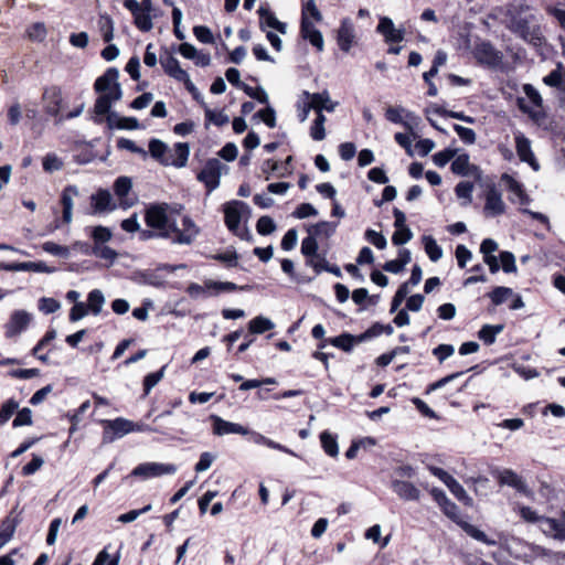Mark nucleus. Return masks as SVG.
Masks as SVG:
<instances>
[{"label": "nucleus", "instance_id": "1a4fd4ad", "mask_svg": "<svg viewBox=\"0 0 565 565\" xmlns=\"http://www.w3.org/2000/svg\"><path fill=\"white\" fill-rule=\"evenodd\" d=\"M487 216H497L505 212V204L502 199V193L494 186H489L486 192V203L483 207Z\"/></svg>", "mask_w": 565, "mask_h": 565}, {"label": "nucleus", "instance_id": "aec40b11", "mask_svg": "<svg viewBox=\"0 0 565 565\" xmlns=\"http://www.w3.org/2000/svg\"><path fill=\"white\" fill-rule=\"evenodd\" d=\"M377 32L381 33L388 43H397L404 40V30L396 29L392 19L387 17L380 19Z\"/></svg>", "mask_w": 565, "mask_h": 565}, {"label": "nucleus", "instance_id": "09e8293b", "mask_svg": "<svg viewBox=\"0 0 565 565\" xmlns=\"http://www.w3.org/2000/svg\"><path fill=\"white\" fill-rule=\"evenodd\" d=\"M132 15H134L135 25L140 31L149 32L152 29L153 24H152L151 15L149 13L142 12V10L140 9V11H137Z\"/></svg>", "mask_w": 565, "mask_h": 565}, {"label": "nucleus", "instance_id": "2f4dec72", "mask_svg": "<svg viewBox=\"0 0 565 565\" xmlns=\"http://www.w3.org/2000/svg\"><path fill=\"white\" fill-rule=\"evenodd\" d=\"M20 521L21 520L15 509L11 510L10 513L1 521L0 535H4V537L10 541Z\"/></svg>", "mask_w": 565, "mask_h": 565}, {"label": "nucleus", "instance_id": "6e6d98bb", "mask_svg": "<svg viewBox=\"0 0 565 565\" xmlns=\"http://www.w3.org/2000/svg\"><path fill=\"white\" fill-rule=\"evenodd\" d=\"M163 373H164V366L157 372L149 373L148 375H146V377L143 380L145 395H148L150 393V391L161 381V379L163 377Z\"/></svg>", "mask_w": 565, "mask_h": 565}, {"label": "nucleus", "instance_id": "a19ab883", "mask_svg": "<svg viewBox=\"0 0 565 565\" xmlns=\"http://www.w3.org/2000/svg\"><path fill=\"white\" fill-rule=\"evenodd\" d=\"M451 162V171L458 175H467L469 173L470 161L467 153L455 156Z\"/></svg>", "mask_w": 565, "mask_h": 565}, {"label": "nucleus", "instance_id": "6e6552de", "mask_svg": "<svg viewBox=\"0 0 565 565\" xmlns=\"http://www.w3.org/2000/svg\"><path fill=\"white\" fill-rule=\"evenodd\" d=\"M473 55L479 63L497 66L501 63L502 55L489 42H480L473 49Z\"/></svg>", "mask_w": 565, "mask_h": 565}, {"label": "nucleus", "instance_id": "dca6fc26", "mask_svg": "<svg viewBox=\"0 0 565 565\" xmlns=\"http://www.w3.org/2000/svg\"><path fill=\"white\" fill-rule=\"evenodd\" d=\"M139 237L141 241H148L152 238H167L170 239L173 244L188 245L190 244V234L183 235H173V231L170 232H159L158 230H139Z\"/></svg>", "mask_w": 565, "mask_h": 565}, {"label": "nucleus", "instance_id": "4c0bfd02", "mask_svg": "<svg viewBox=\"0 0 565 565\" xmlns=\"http://www.w3.org/2000/svg\"><path fill=\"white\" fill-rule=\"evenodd\" d=\"M311 19L316 22H320L322 20V14L315 0H306L301 9V21H311Z\"/></svg>", "mask_w": 565, "mask_h": 565}, {"label": "nucleus", "instance_id": "3c124183", "mask_svg": "<svg viewBox=\"0 0 565 565\" xmlns=\"http://www.w3.org/2000/svg\"><path fill=\"white\" fill-rule=\"evenodd\" d=\"M513 296V290L509 287H495L489 297L493 305L499 306L508 300L509 297Z\"/></svg>", "mask_w": 565, "mask_h": 565}, {"label": "nucleus", "instance_id": "ddd939ff", "mask_svg": "<svg viewBox=\"0 0 565 565\" xmlns=\"http://www.w3.org/2000/svg\"><path fill=\"white\" fill-rule=\"evenodd\" d=\"M391 487L401 500L418 501L420 499V490L409 481L393 479Z\"/></svg>", "mask_w": 565, "mask_h": 565}, {"label": "nucleus", "instance_id": "9d476101", "mask_svg": "<svg viewBox=\"0 0 565 565\" xmlns=\"http://www.w3.org/2000/svg\"><path fill=\"white\" fill-rule=\"evenodd\" d=\"M31 322V315L25 310H15L12 312L6 324V337L13 338L24 331Z\"/></svg>", "mask_w": 565, "mask_h": 565}, {"label": "nucleus", "instance_id": "864d4df0", "mask_svg": "<svg viewBox=\"0 0 565 565\" xmlns=\"http://www.w3.org/2000/svg\"><path fill=\"white\" fill-rule=\"evenodd\" d=\"M32 423V411L28 407H23L22 409L17 411V416L12 422V426L18 428L21 426H30Z\"/></svg>", "mask_w": 565, "mask_h": 565}, {"label": "nucleus", "instance_id": "49530a36", "mask_svg": "<svg viewBox=\"0 0 565 565\" xmlns=\"http://www.w3.org/2000/svg\"><path fill=\"white\" fill-rule=\"evenodd\" d=\"M328 342L335 348H339L345 352H350L354 344V337L349 333H343L335 338L329 339Z\"/></svg>", "mask_w": 565, "mask_h": 565}, {"label": "nucleus", "instance_id": "20e7f679", "mask_svg": "<svg viewBox=\"0 0 565 565\" xmlns=\"http://www.w3.org/2000/svg\"><path fill=\"white\" fill-rule=\"evenodd\" d=\"M519 512L524 521L539 523L540 529L545 535L557 540H565V516L562 520L540 516L536 511L530 507H521Z\"/></svg>", "mask_w": 565, "mask_h": 565}, {"label": "nucleus", "instance_id": "f8f14e48", "mask_svg": "<svg viewBox=\"0 0 565 565\" xmlns=\"http://www.w3.org/2000/svg\"><path fill=\"white\" fill-rule=\"evenodd\" d=\"M90 202L94 214L113 212L117 209L110 192L106 189H99L96 193L92 194Z\"/></svg>", "mask_w": 565, "mask_h": 565}, {"label": "nucleus", "instance_id": "bb28decb", "mask_svg": "<svg viewBox=\"0 0 565 565\" xmlns=\"http://www.w3.org/2000/svg\"><path fill=\"white\" fill-rule=\"evenodd\" d=\"M302 96L306 97L307 99H310L312 105H313V109L316 110H322V109H326L327 111H333L337 107V103H333L330 98V95L327 90H323L321 93H313V94H310L309 92L305 90L302 93Z\"/></svg>", "mask_w": 565, "mask_h": 565}, {"label": "nucleus", "instance_id": "338daca9", "mask_svg": "<svg viewBox=\"0 0 565 565\" xmlns=\"http://www.w3.org/2000/svg\"><path fill=\"white\" fill-rule=\"evenodd\" d=\"M456 156V150L445 149L433 156V161L437 167H445Z\"/></svg>", "mask_w": 565, "mask_h": 565}, {"label": "nucleus", "instance_id": "8fccbe9b", "mask_svg": "<svg viewBox=\"0 0 565 565\" xmlns=\"http://www.w3.org/2000/svg\"><path fill=\"white\" fill-rule=\"evenodd\" d=\"M318 250V243L316 241V237L313 235H309L305 237L301 242V253L303 256L307 257V259L320 256L317 254Z\"/></svg>", "mask_w": 565, "mask_h": 565}, {"label": "nucleus", "instance_id": "69168bd1", "mask_svg": "<svg viewBox=\"0 0 565 565\" xmlns=\"http://www.w3.org/2000/svg\"><path fill=\"white\" fill-rule=\"evenodd\" d=\"M318 214L317 209L310 203L300 204L292 213V216L299 220L316 216Z\"/></svg>", "mask_w": 565, "mask_h": 565}, {"label": "nucleus", "instance_id": "39448f33", "mask_svg": "<svg viewBox=\"0 0 565 565\" xmlns=\"http://www.w3.org/2000/svg\"><path fill=\"white\" fill-rule=\"evenodd\" d=\"M443 512L452 521H455L469 536L484 543L489 546H493L497 544L495 540L489 539L487 534L479 530L477 526L463 521L461 519V513L459 507L452 501H447L446 504L441 507Z\"/></svg>", "mask_w": 565, "mask_h": 565}, {"label": "nucleus", "instance_id": "c03bdc74", "mask_svg": "<svg viewBox=\"0 0 565 565\" xmlns=\"http://www.w3.org/2000/svg\"><path fill=\"white\" fill-rule=\"evenodd\" d=\"M337 228V223H331L327 221H322L312 225L309 230L310 234L313 236H331Z\"/></svg>", "mask_w": 565, "mask_h": 565}, {"label": "nucleus", "instance_id": "7ed1b4c3", "mask_svg": "<svg viewBox=\"0 0 565 565\" xmlns=\"http://www.w3.org/2000/svg\"><path fill=\"white\" fill-rule=\"evenodd\" d=\"M225 224L227 228L241 239L250 242L253 235L249 228L241 222L246 223L250 216L249 206L242 201H232L224 206Z\"/></svg>", "mask_w": 565, "mask_h": 565}, {"label": "nucleus", "instance_id": "393cba45", "mask_svg": "<svg viewBox=\"0 0 565 565\" xmlns=\"http://www.w3.org/2000/svg\"><path fill=\"white\" fill-rule=\"evenodd\" d=\"M79 194L78 188L76 185H67L64 188L61 195V203L63 205V221L66 224H70L73 220V205L74 198Z\"/></svg>", "mask_w": 565, "mask_h": 565}, {"label": "nucleus", "instance_id": "423d86ee", "mask_svg": "<svg viewBox=\"0 0 565 565\" xmlns=\"http://www.w3.org/2000/svg\"><path fill=\"white\" fill-rule=\"evenodd\" d=\"M178 468L173 463L160 462H145L138 465L130 473V476L139 477L142 479H150L161 477L163 475H174Z\"/></svg>", "mask_w": 565, "mask_h": 565}, {"label": "nucleus", "instance_id": "680f3d73", "mask_svg": "<svg viewBox=\"0 0 565 565\" xmlns=\"http://www.w3.org/2000/svg\"><path fill=\"white\" fill-rule=\"evenodd\" d=\"M365 239L373 244L379 249H384L387 245V241L382 233H379L374 230L365 231Z\"/></svg>", "mask_w": 565, "mask_h": 565}, {"label": "nucleus", "instance_id": "473e14b6", "mask_svg": "<svg viewBox=\"0 0 565 565\" xmlns=\"http://www.w3.org/2000/svg\"><path fill=\"white\" fill-rule=\"evenodd\" d=\"M171 163L170 166H174L177 168H182L186 164L189 154H190V147L185 142H178L174 146V150L171 151Z\"/></svg>", "mask_w": 565, "mask_h": 565}, {"label": "nucleus", "instance_id": "0eeeda50", "mask_svg": "<svg viewBox=\"0 0 565 565\" xmlns=\"http://www.w3.org/2000/svg\"><path fill=\"white\" fill-rule=\"evenodd\" d=\"M104 441H113L116 437L135 431V423L119 417L114 420H105Z\"/></svg>", "mask_w": 565, "mask_h": 565}, {"label": "nucleus", "instance_id": "a18cd8bd", "mask_svg": "<svg viewBox=\"0 0 565 565\" xmlns=\"http://www.w3.org/2000/svg\"><path fill=\"white\" fill-rule=\"evenodd\" d=\"M18 409V401L13 398L6 401L0 408V427L3 426Z\"/></svg>", "mask_w": 565, "mask_h": 565}, {"label": "nucleus", "instance_id": "e2e57ef3", "mask_svg": "<svg viewBox=\"0 0 565 565\" xmlns=\"http://www.w3.org/2000/svg\"><path fill=\"white\" fill-rule=\"evenodd\" d=\"M454 130L457 132L462 142L472 145L476 141V132L471 128L461 125H454Z\"/></svg>", "mask_w": 565, "mask_h": 565}, {"label": "nucleus", "instance_id": "4d7b16f0", "mask_svg": "<svg viewBox=\"0 0 565 565\" xmlns=\"http://www.w3.org/2000/svg\"><path fill=\"white\" fill-rule=\"evenodd\" d=\"M111 231L108 227L98 225L93 228L92 237L95 242V244L103 245L104 243H107L111 239Z\"/></svg>", "mask_w": 565, "mask_h": 565}, {"label": "nucleus", "instance_id": "c756f323", "mask_svg": "<svg viewBox=\"0 0 565 565\" xmlns=\"http://www.w3.org/2000/svg\"><path fill=\"white\" fill-rule=\"evenodd\" d=\"M214 434L227 435V434H247V429L239 424L226 422L221 417L214 416Z\"/></svg>", "mask_w": 565, "mask_h": 565}, {"label": "nucleus", "instance_id": "f257e3e1", "mask_svg": "<svg viewBox=\"0 0 565 565\" xmlns=\"http://www.w3.org/2000/svg\"><path fill=\"white\" fill-rule=\"evenodd\" d=\"M145 222L149 228L158 230L159 232L173 231V235L190 234V244L198 234L195 224L189 217H183V227L180 228L175 220L172 218L170 206L167 203H153L147 206Z\"/></svg>", "mask_w": 565, "mask_h": 565}, {"label": "nucleus", "instance_id": "a878e982", "mask_svg": "<svg viewBox=\"0 0 565 565\" xmlns=\"http://www.w3.org/2000/svg\"><path fill=\"white\" fill-rule=\"evenodd\" d=\"M131 188L132 181L129 177L126 175L117 178L114 182V192L116 196L120 200V207L125 210L134 205V201L126 199Z\"/></svg>", "mask_w": 565, "mask_h": 565}, {"label": "nucleus", "instance_id": "bf43d9fd", "mask_svg": "<svg viewBox=\"0 0 565 565\" xmlns=\"http://www.w3.org/2000/svg\"><path fill=\"white\" fill-rule=\"evenodd\" d=\"M412 238H413L412 231L407 226H404V227H399V228L395 230V232L392 236V242L394 245L399 246V245L406 244Z\"/></svg>", "mask_w": 565, "mask_h": 565}, {"label": "nucleus", "instance_id": "4468645a", "mask_svg": "<svg viewBox=\"0 0 565 565\" xmlns=\"http://www.w3.org/2000/svg\"><path fill=\"white\" fill-rule=\"evenodd\" d=\"M122 97V89L120 85H116L115 89L105 94H99L94 105V111L96 115H106L110 113L111 104L120 100Z\"/></svg>", "mask_w": 565, "mask_h": 565}, {"label": "nucleus", "instance_id": "c9c22d12", "mask_svg": "<svg viewBox=\"0 0 565 565\" xmlns=\"http://www.w3.org/2000/svg\"><path fill=\"white\" fill-rule=\"evenodd\" d=\"M275 328V323L264 316H257L248 322V330L253 334H262Z\"/></svg>", "mask_w": 565, "mask_h": 565}, {"label": "nucleus", "instance_id": "7c9ffc66", "mask_svg": "<svg viewBox=\"0 0 565 565\" xmlns=\"http://www.w3.org/2000/svg\"><path fill=\"white\" fill-rule=\"evenodd\" d=\"M306 264L307 266L312 267L316 274H320L321 271H328L337 277H342L340 267H338L337 265H330L323 256H316L309 258L307 259Z\"/></svg>", "mask_w": 565, "mask_h": 565}, {"label": "nucleus", "instance_id": "13d9d810", "mask_svg": "<svg viewBox=\"0 0 565 565\" xmlns=\"http://www.w3.org/2000/svg\"><path fill=\"white\" fill-rule=\"evenodd\" d=\"M472 191L473 184L469 181L459 182L455 188L456 195L459 199H465L467 201L466 204L471 202Z\"/></svg>", "mask_w": 565, "mask_h": 565}, {"label": "nucleus", "instance_id": "37998d69", "mask_svg": "<svg viewBox=\"0 0 565 565\" xmlns=\"http://www.w3.org/2000/svg\"><path fill=\"white\" fill-rule=\"evenodd\" d=\"M446 487L458 500L465 502L466 504H471L472 499L468 495L465 488L455 478L448 480Z\"/></svg>", "mask_w": 565, "mask_h": 565}, {"label": "nucleus", "instance_id": "72a5a7b5", "mask_svg": "<svg viewBox=\"0 0 565 565\" xmlns=\"http://www.w3.org/2000/svg\"><path fill=\"white\" fill-rule=\"evenodd\" d=\"M320 443H321L322 449L324 450V452L328 456H330L332 458L338 457L339 445H338L335 435H332L328 430H324L320 434Z\"/></svg>", "mask_w": 565, "mask_h": 565}, {"label": "nucleus", "instance_id": "5701e85b", "mask_svg": "<svg viewBox=\"0 0 565 565\" xmlns=\"http://www.w3.org/2000/svg\"><path fill=\"white\" fill-rule=\"evenodd\" d=\"M498 480L502 486H509L521 493L529 494V489L524 480L511 469L498 471Z\"/></svg>", "mask_w": 565, "mask_h": 565}, {"label": "nucleus", "instance_id": "f704fd0d", "mask_svg": "<svg viewBox=\"0 0 565 565\" xmlns=\"http://www.w3.org/2000/svg\"><path fill=\"white\" fill-rule=\"evenodd\" d=\"M504 329L503 324H484L478 332V337L484 344H493L495 338Z\"/></svg>", "mask_w": 565, "mask_h": 565}, {"label": "nucleus", "instance_id": "5fc2aeb1", "mask_svg": "<svg viewBox=\"0 0 565 565\" xmlns=\"http://www.w3.org/2000/svg\"><path fill=\"white\" fill-rule=\"evenodd\" d=\"M63 168V161L55 153H47L43 158V169L45 172L52 173Z\"/></svg>", "mask_w": 565, "mask_h": 565}, {"label": "nucleus", "instance_id": "a211bd4d", "mask_svg": "<svg viewBox=\"0 0 565 565\" xmlns=\"http://www.w3.org/2000/svg\"><path fill=\"white\" fill-rule=\"evenodd\" d=\"M501 181L504 182L508 190L511 192L510 200L512 202H518L521 205H526L530 203L529 195L524 192L523 185L516 181L513 177L508 173L502 174Z\"/></svg>", "mask_w": 565, "mask_h": 565}, {"label": "nucleus", "instance_id": "b1692460", "mask_svg": "<svg viewBox=\"0 0 565 565\" xmlns=\"http://www.w3.org/2000/svg\"><path fill=\"white\" fill-rule=\"evenodd\" d=\"M160 64L169 76L177 81H188V73L180 67L179 61L172 54L161 55Z\"/></svg>", "mask_w": 565, "mask_h": 565}, {"label": "nucleus", "instance_id": "4be33fe9", "mask_svg": "<svg viewBox=\"0 0 565 565\" xmlns=\"http://www.w3.org/2000/svg\"><path fill=\"white\" fill-rule=\"evenodd\" d=\"M300 34L302 39L309 41L319 52L324 49L322 33L315 26L312 21H301Z\"/></svg>", "mask_w": 565, "mask_h": 565}, {"label": "nucleus", "instance_id": "79ce46f5", "mask_svg": "<svg viewBox=\"0 0 565 565\" xmlns=\"http://www.w3.org/2000/svg\"><path fill=\"white\" fill-rule=\"evenodd\" d=\"M84 252L86 254L90 253L92 255H94L98 258L109 260L110 263H113L115 260V258L117 257V253L115 252V249H113L109 246L100 245V244H95L92 247L90 252H88V249H85Z\"/></svg>", "mask_w": 565, "mask_h": 565}, {"label": "nucleus", "instance_id": "f03ea898", "mask_svg": "<svg viewBox=\"0 0 565 565\" xmlns=\"http://www.w3.org/2000/svg\"><path fill=\"white\" fill-rule=\"evenodd\" d=\"M510 29L525 41L537 45L541 43L540 28L536 25L532 9L523 3L512 4L508 11Z\"/></svg>", "mask_w": 565, "mask_h": 565}, {"label": "nucleus", "instance_id": "ea45409f", "mask_svg": "<svg viewBox=\"0 0 565 565\" xmlns=\"http://www.w3.org/2000/svg\"><path fill=\"white\" fill-rule=\"evenodd\" d=\"M98 28L105 42H110L114 38V21L108 14H100Z\"/></svg>", "mask_w": 565, "mask_h": 565}, {"label": "nucleus", "instance_id": "6ab92c4d", "mask_svg": "<svg viewBox=\"0 0 565 565\" xmlns=\"http://www.w3.org/2000/svg\"><path fill=\"white\" fill-rule=\"evenodd\" d=\"M119 71L116 67H109L102 76H99L94 84V88L98 94H105L115 89L118 82Z\"/></svg>", "mask_w": 565, "mask_h": 565}, {"label": "nucleus", "instance_id": "de8ad7c7", "mask_svg": "<svg viewBox=\"0 0 565 565\" xmlns=\"http://www.w3.org/2000/svg\"><path fill=\"white\" fill-rule=\"evenodd\" d=\"M26 33L31 41L42 42L46 38L47 30L43 22H35L28 28Z\"/></svg>", "mask_w": 565, "mask_h": 565}, {"label": "nucleus", "instance_id": "052dcab7", "mask_svg": "<svg viewBox=\"0 0 565 565\" xmlns=\"http://www.w3.org/2000/svg\"><path fill=\"white\" fill-rule=\"evenodd\" d=\"M256 230L260 235H269L276 230V224L271 217L262 216L257 221Z\"/></svg>", "mask_w": 565, "mask_h": 565}, {"label": "nucleus", "instance_id": "9b49d317", "mask_svg": "<svg viewBox=\"0 0 565 565\" xmlns=\"http://www.w3.org/2000/svg\"><path fill=\"white\" fill-rule=\"evenodd\" d=\"M0 270L6 271H34L52 274L55 268L47 266L44 262H24V263H0Z\"/></svg>", "mask_w": 565, "mask_h": 565}, {"label": "nucleus", "instance_id": "f3484780", "mask_svg": "<svg viewBox=\"0 0 565 565\" xmlns=\"http://www.w3.org/2000/svg\"><path fill=\"white\" fill-rule=\"evenodd\" d=\"M515 148L521 161L529 163L535 171L539 170V163L531 149V141L524 135L515 136Z\"/></svg>", "mask_w": 565, "mask_h": 565}, {"label": "nucleus", "instance_id": "412c9836", "mask_svg": "<svg viewBox=\"0 0 565 565\" xmlns=\"http://www.w3.org/2000/svg\"><path fill=\"white\" fill-rule=\"evenodd\" d=\"M259 14V25L262 30L266 28H271L285 34L287 32V24L280 22L275 14L269 10L268 6L262 4L258 9Z\"/></svg>", "mask_w": 565, "mask_h": 565}, {"label": "nucleus", "instance_id": "0e129e2a", "mask_svg": "<svg viewBox=\"0 0 565 565\" xmlns=\"http://www.w3.org/2000/svg\"><path fill=\"white\" fill-rule=\"evenodd\" d=\"M409 292L408 282H404L397 289L391 303V312H395Z\"/></svg>", "mask_w": 565, "mask_h": 565}, {"label": "nucleus", "instance_id": "e433bc0d", "mask_svg": "<svg viewBox=\"0 0 565 565\" xmlns=\"http://www.w3.org/2000/svg\"><path fill=\"white\" fill-rule=\"evenodd\" d=\"M423 244L425 252L431 262L436 263L443 257V248L437 244L433 236H423Z\"/></svg>", "mask_w": 565, "mask_h": 565}, {"label": "nucleus", "instance_id": "603ef678", "mask_svg": "<svg viewBox=\"0 0 565 565\" xmlns=\"http://www.w3.org/2000/svg\"><path fill=\"white\" fill-rule=\"evenodd\" d=\"M42 249L51 255L58 256L62 258H68L71 254L70 248L67 246H62L54 242L43 243Z\"/></svg>", "mask_w": 565, "mask_h": 565}, {"label": "nucleus", "instance_id": "774afa93", "mask_svg": "<svg viewBox=\"0 0 565 565\" xmlns=\"http://www.w3.org/2000/svg\"><path fill=\"white\" fill-rule=\"evenodd\" d=\"M298 241V233L295 228H290L286 232L281 239V248L284 250H291L296 247Z\"/></svg>", "mask_w": 565, "mask_h": 565}, {"label": "nucleus", "instance_id": "2eb2a0df", "mask_svg": "<svg viewBox=\"0 0 565 565\" xmlns=\"http://www.w3.org/2000/svg\"><path fill=\"white\" fill-rule=\"evenodd\" d=\"M355 30L349 19H344L338 30L337 42L343 52H349L354 44Z\"/></svg>", "mask_w": 565, "mask_h": 565}, {"label": "nucleus", "instance_id": "c85d7f7f", "mask_svg": "<svg viewBox=\"0 0 565 565\" xmlns=\"http://www.w3.org/2000/svg\"><path fill=\"white\" fill-rule=\"evenodd\" d=\"M149 153L160 163L170 166L172 153L168 150V146L163 141L151 139L149 141Z\"/></svg>", "mask_w": 565, "mask_h": 565}, {"label": "nucleus", "instance_id": "58836bf2", "mask_svg": "<svg viewBox=\"0 0 565 565\" xmlns=\"http://www.w3.org/2000/svg\"><path fill=\"white\" fill-rule=\"evenodd\" d=\"M105 303V297L99 289H93L87 297V308L93 315L100 313Z\"/></svg>", "mask_w": 565, "mask_h": 565}, {"label": "nucleus", "instance_id": "cd10ccee", "mask_svg": "<svg viewBox=\"0 0 565 565\" xmlns=\"http://www.w3.org/2000/svg\"><path fill=\"white\" fill-rule=\"evenodd\" d=\"M43 97L49 100L46 113L53 117H57L62 105V90L57 86L46 88Z\"/></svg>", "mask_w": 565, "mask_h": 565}]
</instances>
